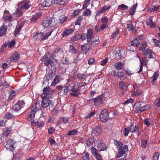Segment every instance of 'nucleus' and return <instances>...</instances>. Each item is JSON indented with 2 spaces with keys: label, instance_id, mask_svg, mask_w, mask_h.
Returning <instances> with one entry per match:
<instances>
[{
  "label": "nucleus",
  "instance_id": "obj_8",
  "mask_svg": "<svg viewBox=\"0 0 160 160\" xmlns=\"http://www.w3.org/2000/svg\"><path fill=\"white\" fill-rule=\"evenodd\" d=\"M103 130V128L100 126L94 128L92 131V135L97 136L100 134Z\"/></svg>",
  "mask_w": 160,
  "mask_h": 160
},
{
  "label": "nucleus",
  "instance_id": "obj_27",
  "mask_svg": "<svg viewBox=\"0 0 160 160\" xmlns=\"http://www.w3.org/2000/svg\"><path fill=\"white\" fill-rule=\"evenodd\" d=\"M152 18L150 17L149 18L148 20L146 22L147 25L149 26L151 28H153L156 27L155 23L152 21Z\"/></svg>",
  "mask_w": 160,
  "mask_h": 160
},
{
  "label": "nucleus",
  "instance_id": "obj_3",
  "mask_svg": "<svg viewBox=\"0 0 160 160\" xmlns=\"http://www.w3.org/2000/svg\"><path fill=\"white\" fill-rule=\"evenodd\" d=\"M41 60L45 66H48L49 65L52 67L55 66L58 62L57 60L52 58H49L46 55L43 56Z\"/></svg>",
  "mask_w": 160,
  "mask_h": 160
},
{
  "label": "nucleus",
  "instance_id": "obj_35",
  "mask_svg": "<svg viewBox=\"0 0 160 160\" xmlns=\"http://www.w3.org/2000/svg\"><path fill=\"white\" fill-rule=\"evenodd\" d=\"M142 93V92L140 90H137L132 93V97H137L141 95Z\"/></svg>",
  "mask_w": 160,
  "mask_h": 160
},
{
  "label": "nucleus",
  "instance_id": "obj_62",
  "mask_svg": "<svg viewBox=\"0 0 160 160\" xmlns=\"http://www.w3.org/2000/svg\"><path fill=\"white\" fill-rule=\"evenodd\" d=\"M142 147L144 148H146L148 145V141L147 140H142L141 141Z\"/></svg>",
  "mask_w": 160,
  "mask_h": 160
},
{
  "label": "nucleus",
  "instance_id": "obj_30",
  "mask_svg": "<svg viewBox=\"0 0 160 160\" xmlns=\"http://www.w3.org/2000/svg\"><path fill=\"white\" fill-rule=\"evenodd\" d=\"M36 113L35 111H33L31 110V111L30 112V113L28 115L27 119L28 121H32V120L35 117V115Z\"/></svg>",
  "mask_w": 160,
  "mask_h": 160
},
{
  "label": "nucleus",
  "instance_id": "obj_4",
  "mask_svg": "<svg viewBox=\"0 0 160 160\" xmlns=\"http://www.w3.org/2000/svg\"><path fill=\"white\" fill-rule=\"evenodd\" d=\"M109 117V113L106 109H104L101 112L99 115L100 120L103 122H107Z\"/></svg>",
  "mask_w": 160,
  "mask_h": 160
},
{
  "label": "nucleus",
  "instance_id": "obj_55",
  "mask_svg": "<svg viewBox=\"0 0 160 160\" xmlns=\"http://www.w3.org/2000/svg\"><path fill=\"white\" fill-rule=\"evenodd\" d=\"M78 132V131L76 129H73L71 131H70L68 133V135L71 136V135H76Z\"/></svg>",
  "mask_w": 160,
  "mask_h": 160
},
{
  "label": "nucleus",
  "instance_id": "obj_50",
  "mask_svg": "<svg viewBox=\"0 0 160 160\" xmlns=\"http://www.w3.org/2000/svg\"><path fill=\"white\" fill-rule=\"evenodd\" d=\"M66 1L67 0H54V2L56 4L63 5Z\"/></svg>",
  "mask_w": 160,
  "mask_h": 160
},
{
  "label": "nucleus",
  "instance_id": "obj_14",
  "mask_svg": "<svg viewBox=\"0 0 160 160\" xmlns=\"http://www.w3.org/2000/svg\"><path fill=\"white\" fill-rule=\"evenodd\" d=\"M93 47L92 44L91 43H87L82 46L81 47V49L82 51L87 52L92 50Z\"/></svg>",
  "mask_w": 160,
  "mask_h": 160
},
{
  "label": "nucleus",
  "instance_id": "obj_26",
  "mask_svg": "<svg viewBox=\"0 0 160 160\" xmlns=\"http://www.w3.org/2000/svg\"><path fill=\"white\" fill-rule=\"evenodd\" d=\"M41 105L42 107L47 108L49 104V100L48 98H42Z\"/></svg>",
  "mask_w": 160,
  "mask_h": 160
},
{
  "label": "nucleus",
  "instance_id": "obj_2",
  "mask_svg": "<svg viewBox=\"0 0 160 160\" xmlns=\"http://www.w3.org/2000/svg\"><path fill=\"white\" fill-rule=\"evenodd\" d=\"M58 22L57 20L52 18H47L43 21L42 24L45 28H50L55 26Z\"/></svg>",
  "mask_w": 160,
  "mask_h": 160
},
{
  "label": "nucleus",
  "instance_id": "obj_33",
  "mask_svg": "<svg viewBox=\"0 0 160 160\" xmlns=\"http://www.w3.org/2000/svg\"><path fill=\"white\" fill-rule=\"evenodd\" d=\"M41 16V14L38 13L33 15L32 17L31 18V21L32 22H35Z\"/></svg>",
  "mask_w": 160,
  "mask_h": 160
},
{
  "label": "nucleus",
  "instance_id": "obj_23",
  "mask_svg": "<svg viewBox=\"0 0 160 160\" xmlns=\"http://www.w3.org/2000/svg\"><path fill=\"white\" fill-rule=\"evenodd\" d=\"M55 73L52 70H49L48 73L46 75L45 78L48 81L51 79L54 76Z\"/></svg>",
  "mask_w": 160,
  "mask_h": 160
},
{
  "label": "nucleus",
  "instance_id": "obj_58",
  "mask_svg": "<svg viewBox=\"0 0 160 160\" xmlns=\"http://www.w3.org/2000/svg\"><path fill=\"white\" fill-rule=\"evenodd\" d=\"M16 92L15 91H12V92L9 95L8 100H12L14 98Z\"/></svg>",
  "mask_w": 160,
  "mask_h": 160
},
{
  "label": "nucleus",
  "instance_id": "obj_63",
  "mask_svg": "<svg viewBox=\"0 0 160 160\" xmlns=\"http://www.w3.org/2000/svg\"><path fill=\"white\" fill-rule=\"evenodd\" d=\"M158 73L157 72H155L154 74H153V76L152 78H153V79L152 81V82H154L155 81L157 80L158 78Z\"/></svg>",
  "mask_w": 160,
  "mask_h": 160
},
{
  "label": "nucleus",
  "instance_id": "obj_1",
  "mask_svg": "<svg viewBox=\"0 0 160 160\" xmlns=\"http://www.w3.org/2000/svg\"><path fill=\"white\" fill-rule=\"evenodd\" d=\"M87 83L85 82H77L75 83L71 89L72 92L70 93L71 95L77 97L80 94L79 88L85 86Z\"/></svg>",
  "mask_w": 160,
  "mask_h": 160
},
{
  "label": "nucleus",
  "instance_id": "obj_37",
  "mask_svg": "<svg viewBox=\"0 0 160 160\" xmlns=\"http://www.w3.org/2000/svg\"><path fill=\"white\" fill-rule=\"evenodd\" d=\"M78 78L80 80H85L87 78V76L85 74H82L81 73H78L77 75Z\"/></svg>",
  "mask_w": 160,
  "mask_h": 160
},
{
  "label": "nucleus",
  "instance_id": "obj_25",
  "mask_svg": "<svg viewBox=\"0 0 160 160\" xmlns=\"http://www.w3.org/2000/svg\"><path fill=\"white\" fill-rule=\"evenodd\" d=\"M142 53L144 55L148 57L149 58H153L152 55V51L150 49H147L143 51Z\"/></svg>",
  "mask_w": 160,
  "mask_h": 160
},
{
  "label": "nucleus",
  "instance_id": "obj_44",
  "mask_svg": "<svg viewBox=\"0 0 160 160\" xmlns=\"http://www.w3.org/2000/svg\"><path fill=\"white\" fill-rule=\"evenodd\" d=\"M140 43V42L137 39H134L131 42V44L134 47H136Z\"/></svg>",
  "mask_w": 160,
  "mask_h": 160
},
{
  "label": "nucleus",
  "instance_id": "obj_46",
  "mask_svg": "<svg viewBox=\"0 0 160 160\" xmlns=\"http://www.w3.org/2000/svg\"><path fill=\"white\" fill-rule=\"evenodd\" d=\"M119 87L120 88L124 90H126L127 89V87L125 85V83L123 82H120L119 83Z\"/></svg>",
  "mask_w": 160,
  "mask_h": 160
},
{
  "label": "nucleus",
  "instance_id": "obj_54",
  "mask_svg": "<svg viewBox=\"0 0 160 160\" xmlns=\"http://www.w3.org/2000/svg\"><path fill=\"white\" fill-rule=\"evenodd\" d=\"M80 39V34H77L74 36L71 39V40L73 42H75L79 40Z\"/></svg>",
  "mask_w": 160,
  "mask_h": 160
},
{
  "label": "nucleus",
  "instance_id": "obj_18",
  "mask_svg": "<svg viewBox=\"0 0 160 160\" xmlns=\"http://www.w3.org/2000/svg\"><path fill=\"white\" fill-rule=\"evenodd\" d=\"M111 7L110 6L105 5L103 7L102 9L99 11H98L97 13V15H99L102 14L103 12H105L106 11L109 10Z\"/></svg>",
  "mask_w": 160,
  "mask_h": 160
},
{
  "label": "nucleus",
  "instance_id": "obj_17",
  "mask_svg": "<svg viewBox=\"0 0 160 160\" xmlns=\"http://www.w3.org/2000/svg\"><path fill=\"white\" fill-rule=\"evenodd\" d=\"M19 58V55L17 52H15L12 53L10 57V59L11 61L16 62Z\"/></svg>",
  "mask_w": 160,
  "mask_h": 160
},
{
  "label": "nucleus",
  "instance_id": "obj_38",
  "mask_svg": "<svg viewBox=\"0 0 160 160\" xmlns=\"http://www.w3.org/2000/svg\"><path fill=\"white\" fill-rule=\"evenodd\" d=\"M123 65L121 62H118L115 65V67L117 70L122 69L123 68Z\"/></svg>",
  "mask_w": 160,
  "mask_h": 160
},
{
  "label": "nucleus",
  "instance_id": "obj_13",
  "mask_svg": "<svg viewBox=\"0 0 160 160\" xmlns=\"http://www.w3.org/2000/svg\"><path fill=\"white\" fill-rule=\"evenodd\" d=\"M42 107V105H41L40 102H38L32 105L31 108V110L35 111L36 112L39 110H41Z\"/></svg>",
  "mask_w": 160,
  "mask_h": 160
},
{
  "label": "nucleus",
  "instance_id": "obj_11",
  "mask_svg": "<svg viewBox=\"0 0 160 160\" xmlns=\"http://www.w3.org/2000/svg\"><path fill=\"white\" fill-rule=\"evenodd\" d=\"M96 143L98 148L101 151H104L107 149L106 145L103 143L102 140L98 139L96 141Z\"/></svg>",
  "mask_w": 160,
  "mask_h": 160
},
{
  "label": "nucleus",
  "instance_id": "obj_12",
  "mask_svg": "<svg viewBox=\"0 0 160 160\" xmlns=\"http://www.w3.org/2000/svg\"><path fill=\"white\" fill-rule=\"evenodd\" d=\"M50 91L49 87L44 88L43 90V93L41 95L42 98H48L50 96L49 92Z\"/></svg>",
  "mask_w": 160,
  "mask_h": 160
},
{
  "label": "nucleus",
  "instance_id": "obj_34",
  "mask_svg": "<svg viewBox=\"0 0 160 160\" xmlns=\"http://www.w3.org/2000/svg\"><path fill=\"white\" fill-rule=\"evenodd\" d=\"M151 107V105L149 104L146 105L143 107H142L139 109L138 110V112H140L144 111L145 110H147L149 109Z\"/></svg>",
  "mask_w": 160,
  "mask_h": 160
},
{
  "label": "nucleus",
  "instance_id": "obj_61",
  "mask_svg": "<svg viewBox=\"0 0 160 160\" xmlns=\"http://www.w3.org/2000/svg\"><path fill=\"white\" fill-rule=\"evenodd\" d=\"M153 41L155 46L160 47V42L159 41L154 38L153 39Z\"/></svg>",
  "mask_w": 160,
  "mask_h": 160
},
{
  "label": "nucleus",
  "instance_id": "obj_45",
  "mask_svg": "<svg viewBox=\"0 0 160 160\" xmlns=\"http://www.w3.org/2000/svg\"><path fill=\"white\" fill-rule=\"evenodd\" d=\"M59 82V78L58 76H56L54 79L53 80V81L52 82L51 85L52 86H54L56 84H57Z\"/></svg>",
  "mask_w": 160,
  "mask_h": 160
},
{
  "label": "nucleus",
  "instance_id": "obj_42",
  "mask_svg": "<svg viewBox=\"0 0 160 160\" xmlns=\"http://www.w3.org/2000/svg\"><path fill=\"white\" fill-rule=\"evenodd\" d=\"M114 144L116 147L118 148V149L122 148L123 143L122 142L118 141H116L114 142Z\"/></svg>",
  "mask_w": 160,
  "mask_h": 160
},
{
  "label": "nucleus",
  "instance_id": "obj_32",
  "mask_svg": "<svg viewBox=\"0 0 160 160\" xmlns=\"http://www.w3.org/2000/svg\"><path fill=\"white\" fill-rule=\"evenodd\" d=\"M140 65L139 71H138V72H141L142 70L143 65L146 64V61L145 58H142V60L140 59Z\"/></svg>",
  "mask_w": 160,
  "mask_h": 160
},
{
  "label": "nucleus",
  "instance_id": "obj_40",
  "mask_svg": "<svg viewBox=\"0 0 160 160\" xmlns=\"http://www.w3.org/2000/svg\"><path fill=\"white\" fill-rule=\"evenodd\" d=\"M127 29L129 31L133 32L135 28L132 24L131 22H129L127 24Z\"/></svg>",
  "mask_w": 160,
  "mask_h": 160
},
{
  "label": "nucleus",
  "instance_id": "obj_41",
  "mask_svg": "<svg viewBox=\"0 0 160 160\" xmlns=\"http://www.w3.org/2000/svg\"><path fill=\"white\" fill-rule=\"evenodd\" d=\"M130 127H127L124 128L123 130V135L125 136H127L128 135L129 132L131 131L130 130Z\"/></svg>",
  "mask_w": 160,
  "mask_h": 160
},
{
  "label": "nucleus",
  "instance_id": "obj_52",
  "mask_svg": "<svg viewBox=\"0 0 160 160\" xmlns=\"http://www.w3.org/2000/svg\"><path fill=\"white\" fill-rule=\"evenodd\" d=\"M11 131V128H7L5 129L4 132V134L6 137L8 136Z\"/></svg>",
  "mask_w": 160,
  "mask_h": 160
},
{
  "label": "nucleus",
  "instance_id": "obj_51",
  "mask_svg": "<svg viewBox=\"0 0 160 160\" xmlns=\"http://www.w3.org/2000/svg\"><path fill=\"white\" fill-rule=\"evenodd\" d=\"M91 0H85L83 2L82 8L85 9L87 8L88 6L90 4V2Z\"/></svg>",
  "mask_w": 160,
  "mask_h": 160
},
{
  "label": "nucleus",
  "instance_id": "obj_56",
  "mask_svg": "<svg viewBox=\"0 0 160 160\" xmlns=\"http://www.w3.org/2000/svg\"><path fill=\"white\" fill-rule=\"evenodd\" d=\"M85 154L82 157V160H89V154L88 153H85L84 152L83 153V155Z\"/></svg>",
  "mask_w": 160,
  "mask_h": 160
},
{
  "label": "nucleus",
  "instance_id": "obj_20",
  "mask_svg": "<svg viewBox=\"0 0 160 160\" xmlns=\"http://www.w3.org/2000/svg\"><path fill=\"white\" fill-rule=\"evenodd\" d=\"M74 79L75 78L73 76H71L67 80L66 86H68V87L70 88H71L72 86L73 83Z\"/></svg>",
  "mask_w": 160,
  "mask_h": 160
},
{
  "label": "nucleus",
  "instance_id": "obj_16",
  "mask_svg": "<svg viewBox=\"0 0 160 160\" xmlns=\"http://www.w3.org/2000/svg\"><path fill=\"white\" fill-rule=\"evenodd\" d=\"M103 101V99L101 97H98L94 99V105L96 106H99L102 104Z\"/></svg>",
  "mask_w": 160,
  "mask_h": 160
},
{
  "label": "nucleus",
  "instance_id": "obj_64",
  "mask_svg": "<svg viewBox=\"0 0 160 160\" xmlns=\"http://www.w3.org/2000/svg\"><path fill=\"white\" fill-rule=\"evenodd\" d=\"M67 17L65 16H62L60 17L59 19L60 22L61 23H64V22L67 20Z\"/></svg>",
  "mask_w": 160,
  "mask_h": 160
},
{
  "label": "nucleus",
  "instance_id": "obj_19",
  "mask_svg": "<svg viewBox=\"0 0 160 160\" xmlns=\"http://www.w3.org/2000/svg\"><path fill=\"white\" fill-rule=\"evenodd\" d=\"M86 35L87 36V41L89 42L91 40L93 36L92 30L91 29H89L87 31Z\"/></svg>",
  "mask_w": 160,
  "mask_h": 160
},
{
  "label": "nucleus",
  "instance_id": "obj_49",
  "mask_svg": "<svg viewBox=\"0 0 160 160\" xmlns=\"http://www.w3.org/2000/svg\"><path fill=\"white\" fill-rule=\"evenodd\" d=\"M8 45V43L6 42L1 46L0 48V53L2 52L5 48Z\"/></svg>",
  "mask_w": 160,
  "mask_h": 160
},
{
  "label": "nucleus",
  "instance_id": "obj_53",
  "mask_svg": "<svg viewBox=\"0 0 160 160\" xmlns=\"http://www.w3.org/2000/svg\"><path fill=\"white\" fill-rule=\"evenodd\" d=\"M14 117V116L9 112L6 113L4 115V118L7 119H10Z\"/></svg>",
  "mask_w": 160,
  "mask_h": 160
},
{
  "label": "nucleus",
  "instance_id": "obj_22",
  "mask_svg": "<svg viewBox=\"0 0 160 160\" xmlns=\"http://www.w3.org/2000/svg\"><path fill=\"white\" fill-rule=\"evenodd\" d=\"M7 26L5 25H3L0 28V37H2L4 35L7 30Z\"/></svg>",
  "mask_w": 160,
  "mask_h": 160
},
{
  "label": "nucleus",
  "instance_id": "obj_60",
  "mask_svg": "<svg viewBox=\"0 0 160 160\" xmlns=\"http://www.w3.org/2000/svg\"><path fill=\"white\" fill-rule=\"evenodd\" d=\"M92 154L94 155V156L98 154V151L97 149L93 147L92 146L90 149Z\"/></svg>",
  "mask_w": 160,
  "mask_h": 160
},
{
  "label": "nucleus",
  "instance_id": "obj_28",
  "mask_svg": "<svg viewBox=\"0 0 160 160\" xmlns=\"http://www.w3.org/2000/svg\"><path fill=\"white\" fill-rule=\"evenodd\" d=\"M91 44L93 46H96L97 44H98L99 42V38L98 36H95L93 38H92L91 40Z\"/></svg>",
  "mask_w": 160,
  "mask_h": 160
},
{
  "label": "nucleus",
  "instance_id": "obj_6",
  "mask_svg": "<svg viewBox=\"0 0 160 160\" xmlns=\"http://www.w3.org/2000/svg\"><path fill=\"white\" fill-rule=\"evenodd\" d=\"M52 31L51 29H48L46 32H44V33L41 32L38 33L35 36V37H37L39 38H42L44 40L46 39L51 35Z\"/></svg>",
  "mask_w": 160,
  "mask_h": 160
},
{
  "label": "nucleus",
  "instance_id": "obj_9",
  "mask_svg": "<svg viewBox=\"0 0 160 160\" xmlns=\"http://www.w3.org/2000/svg\"><path fill=\"white\" fill-rule=\"evenodd\" d=\"M18 5L20 8L22 10L28 9L31 6L29 2L25 1H22L19 2Z\"/></svg>",
  "mask_w": 160,
  "mask_h": 160
},
{
  "label": "nucleus",
  "instance_id": "obj_10",
  "mask_svg": "<svg viewBox=\"0 0 160 160\" xmlns=\"http://www.w3.org/2000/svg\"><path fill=\"white\" fill-rule=\"evenodd\" d=\"M118 150V153L116 156L117 158L122 157L125 153L126 152L128 151V147L127 145H125L123 148L122 147Z\"/></svg>",
  "mask_w": 160,
  "mask_h": 160
},
{
  "label": "nucleus",
  "instance_id": "obj_24",
  "mask_svg": "<svg viewBox=\"0 0 160 160\" xmlns=\"http://www.w3.org/2000/svg\"><path fill=\"white\" fill-rule=\"evenodd\" d=\"M74 31L72 28H70L66 29L62 33V36L63 37H66L69 35L72 34Z\"/></svg>",
  "mask_w": 160,
  "mask_h": 160
},
{
  "label": "nucleus",
  "instance_id": "obj_36",
  "mask_svg": "<svg viewBox=\"0 0 160 160\" xmlns=\"http://www.w3.org/2000/svg\"><path fill=\"white\" fill-rule=\"evenodd\" d=\"M22 26L23 25L21 24L18 26H17L13 34L14 35H16L20 32L22 27Z\"/></svg>",
  "mask_w": 160,
  "mask_h": 160
},
{
  "label": "nucleus",
  "instance_id": "obj_39",
  "mask_svg": "<svg viewBox=\"0 0 160 160\" xmlns=\"http://www.w3.org/2000/svg\"><path fill=\"white\" fill-rule=\"evenodd\" d=\"M94 142V140L93 138H88L87 140V144L88 146H92Z\"/></svg>",
  "mask_w": 160,
  "mask_h": 160
},
{
  "label": "nucleus",
  "instance_id": "obj_47",
  "mask_svg": "<svg viewBox=\"0 0 160 160\" xmlns=\"http://www.w3.org/2000/svg\"><path fill=\"white\" fill-rule=\"evenodd\" d=\"M96 113V111L94 110L88 113L86 116L84 117L83 118L84 119H90L91 117H92Z\"/></svg>",
  "mask_w": 160,
  "mask_h": 160
},
{
  "label": "nucleus",
  "instance_id": "obj_15",
  "mask_svg": "<svg viewBox=\"0 0 160 160\" xmlns=\"http://www.w3.org/2000/svg\"><path fill=\"white\" fill-rule=\"evenodd\" d=\"M31 124L33 126H37L38 128H41L44 125L45 122L42 121L39 122L38 121L35 122L33 120L31 122Z\"/></svg>",
  "mask_w": 160,
  "mask_h": 160
},
{
  "label": "nucleus",
  "instance_id": "obj_29",
  "mask_svg": "<svg viewBox=\"0 0 160 160\" xmlns=\"http://www.w3.org/2000/svg\"><path fill=\"white\" fill-rule=\"evenodd\" d=\"M116 50L117 51V53L119 54L121 58L124 57L125 56V51L123 48H121L117 49Z\"/></svg>",
  "mask_w": 160,
  "mask_h": 160
},
{
  "label": "nucleus",
  "instance_id": "obj_59",
  "mask_svg": "<svg viewBox=\"0 0 160 160\" xmlns=\"http://www.w3.org/2000/svg\"><path fill=\"white\" fill-rule=\"evenodd\" d=\"M91 13V11L88 9H86L84 10L83 13L84 15L88 16Z\"/></svg>",
  "mask_w": 160,
  "mask_h": 160
},
{
  "label": "nucleus",
  "instance_id": "obj_43",
  "mask_svg": "<svg viewBox=\"0 0 160 160\" xmlns=\"http://www.w3.org/2000/svg\"><path fill=\"white\" fill-rule=\"evenodd\" d=\"M22 10L19 7V8H18L15 12H14V14L16 15V17H20L22 15Z\"/></svg>",
  "mask_w": 160,
  "mask_h": 160
},
{
  "label": "nucleus",
  "instance_id": "obj_21",
  "mask_svg": "<svg viewBox=\"0 0 160 160\" xmlns=\"http://www.w3.org/2000/svg\"><path fill=\"white\" fill-rule=\"evenodd\" d=\"M54 0H45L42 3V5L44 7H48L51 6Z\"/></svg>",
  "mask_w": 160,
  "mask_h": 160
},
{
  "label": "nucleus",
  "instance_id": "obj_31",
  "mask_svg": "<svg viewBox=\"0 0 160 160\" xmlns=\"http://www.w3.org/2000/svg\"><path fill=\"white\" fill-rule=\"evenodd\" d=\"M137 2L135 4L133 5L132 7L129 9V13L130 15H133L134 14L135 11L137 7Z\"/></svg>",
  "mask_w": 160,
  "mask_h": 160
},
{
  "label": "nucleus",
  "instance_id": "obj_7",
  "mask_svg": "<svg viewBox=\"0 0 160 160\" xmlns=\"http://www.w3.org/2000/svg\"><path fill=\"white\" fill-rule=\"evenodd\" d=\"M25 102L23 101H20L13 106L12 107V109L15 111H18L22 108H23Z\"/></svg>",
  "mask_w": 160,
  "mask_h": 160
},
{
  "label": "nucleus",
  "instance_id": "obj_5",
  "mask_svg": "<svg viewBox=\"0 0 160 160\" xmlns=\"http://www.w3.org/2000/svg\"><path fill=\"white\" fill-rule=\"evenodd\" d=\"M15 143L13 140L10 139L8 141L5 147L7 150L12 152L15 149V147L14 146Z\"/></svg>",
  "mask_w": 160,
  "mask_h": 160
},
{
  "label": "nucleus",
  "instance_id": "obj_57",
  "mask_svg": "<svg viewBox=\"0 0 160 160\" xmlns=\"http://www.w3.org/2000/svg\"><path fill=\"white\" fill-rule=\"evenodd\" d=\"M118 8L120 10H125L128 9V7L124 4H122L118 6Z\"/></svg>",
  "mask_w": 160,
  "mask_h": 160
},
{
  "label": "nucleus",
  "instance_id": "obj_48",
  "mask_svg": "<svg viewBox=\"0 0 160 160\" xmlns=\"http://www.w3.org/2000/svg\"><path fill=\"white\" fill-rule=\"evenodd\" d=\"M113 74L114 76L120 78H122L124 76L123 73L121 72H118L117 73L114 72Z\"/></svg>",
  "mask_w": 160,
  "mask_h": 160
}]
</instances>
